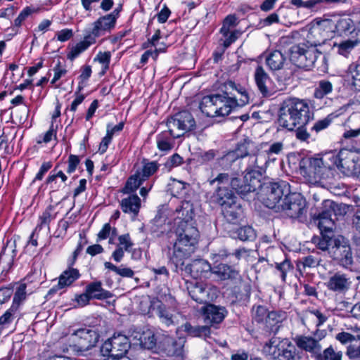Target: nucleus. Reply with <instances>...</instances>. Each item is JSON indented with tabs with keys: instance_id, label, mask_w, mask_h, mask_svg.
Instances as JSON below:
<instances>
[{
	"instance_id": "1",
	"label": "nucleus",
	"mask_w": 360,
	"mask_h": 360,
	"mask_svg": "<svg viewBox=\"0 0 360 360\" xmlns=\"http://www.w3.org/2000/svg\"><path fill=\"white\" fill-rule=\"evenodd\" d=\"M233 184L242 195L243 199L250 201L257 197L266 207L275 212L279 208L290 188L287 182H275L264 178L261 170L256 169L248 172L245 181L234 179Z\"/></svg>"
},
{
	"instance_id": "2",
	"label": "nucleus",
	"mask_w": 360,
	"mask_h": 360,
	"mask_svg": "<svg viewBox=\"0 0 360 360\" xmlns=\"http://www.w3.org/2000/svg\"><path fill=\"white\" fill-rule=\"evenodd\" d=\"M336 208L338 204L330 200H325L321 204L314 205L309 210L310 223L316 226L321 238L318 243L322 250H328L333 259H337L338 238L335 237Z\"/></svg>"
},
{
	"instance_id": "3",
	"label": "nucleus",
	"mask_w": 360,
	"mask_h": 360,
	"mask_svg": "<svg viewBox=\"0 0 360 360\" xmlns=\"http://www.w3.org/2000/svg\"><path fill=\"white\" fill-rule=\"evenodd\" d=\"M300 173L314 181L326 180L332 184L338 168V152L331 150L321 153L319 158L305 157L299 163Z\"/></svg>"
},
{
	"instance_id": "4",
	"label": "nucleus",
	"mask_w": 360,
	"mask_h": 360,
	"mask_svg": "<svg viewBox=\"0 0 360 360\" xmlns=\"http://www.w3.org/2000/svg\"><path fill=\"white\" fill-rule=\"evenodd\" d=\"M199 108L207 117H225L238 108V98L236 94L224 89L222 94L204 96Z\"/></svg>"
},
{
	"instance_id": "5",
	"label": "nucleus",
	"mask_w": 360,
	"mask_h": 360,
	"mask_svg": "<svg viewBox=\"0 0 360 360\" xmlns=\"http://www.w3.org/2000/svg\"><path fill=\"white\" fill-rule=\"evenodd\" d=\"M276 212H283L287 217L303 222L306 220L307 201L300 193H291L289 188Z\"/></svg>"
},
{
	"instance_id": "6",
	"label": "nucleus",
	"mask_w": 360,
	"mask_h": 360,
	"mask_svg": "<svg viewBox=\"0 0 360 360\" xmlns=\"http://www.w3.org/2000/svg\"><path fill=\"white\" fill-rule=\"evenodd\" d=\"M288 53L290 60L299 68L310 70L314 66L321 53L313 47H309L306 44H298L291 46Z\"/></svg>"
},
{
	"instance_id": "7",
	"label": "nucleus",
	"mask_w": 360,
	"mask_h": 360,
	"mask_svg": "<svg viewBox=\"0 0 360 360\" xmlns=\"http://www.w3.org/2000/svg\"><path fill=\"white\" fill-rule=\"evenodd\" d=\"M131 342L127 336L122 333H115L112 337L104 342L101 352L104 356L120 359L125 356L131 347Z\"/></svg>"
},
{
	"instance_id": "8",
	"label": "nucleus",
	"mask_w": 360,
	"mask_h": 360,
	"mask_svg": "<svg viewBox=\"0 0 360 360\" xmlns=\"http://www.w3.org/2000/svg\"><path fill=\"white\" fill-rule=\"evenodd\" d=\"M70 338L75 342L76 350L86 352L96 345L100 335L96 328L89 326L75 330L70 335Z\"/></svg>"
},
{
	"instance_id": "9",
	"label": "nucleus",
	"mask_w": 360,
	"mask_h": 360,
	"mask_svg": "<svg viewBox=\"0 0 360 360\" xmlns=\"http://www.w3.org/2000/svg\"><path fill=\"white\" fill-rule=\"evenodd\" d=\"M269 347L276 360H299L300 356L296 353L294 345L288 339L272 337L269 340Z\"/></svg>"
},
{
	"instance_id": "10",
	"label": "nucleus",
	"mask_w": 360,
	"mask_h": 360,
	"mask_svg": "<svg viewBox=\"0 0 360 360\" xmlns=\"http://www.w3.org/2000/svg\"><path fill=\"white\" fill-rule=\"evenodd\" d=\"M339 170L344 176L360 180V162L356 161L354 152L339 150Z\"/></svg>"
},
{
	"instance_id": "11",
	"label": "nucleus",
	"mask_w": 360,
	"mask_h": 360,
	"mask_svg": "<svg viewBox=\"0 0 360 360\" xmlns=\"http://www.w3.org/2000/svg\"><path fill=\"white\" fill-rule=\"evenodd\" d=\"M176 242L196 248L199 232L194 223L179 221L175 229Z\"/></svg>"
},
{
	"instance_id": "12",
	"label": "nucleus",
	"mask_w": 360,
	"mask_h": 360,
	"mask_svg": "<svg viewBox=\"0 0 360 360\" xmlns=\"http://www.w3.org/2000/svg\"><path fill=\"white\" fill-rule=\"evenodd\" d=\"M196 248L192 245H187L175 242L173 246L172 254L170 255L169 259L171 262L175 266V271H184L186 266V260L188 259L191 255L195 252Z\"/></svg>"
},
{
	"instance_id": "13",
	"label": "nucleus",
	"mask_w": 360,
	"mask_h": 360,
	"mask_svg": "<svg viewBox=\"0 0 360 360\" xmlns=\"http://www.w3.org/2000/svg\"><path fill=\"white\" fill-rule=\"evenodd\" d=\"M277 122L280 127L288 131H292L297 127L292 102L289 97L284 99L280 104Z\"/></svg>"
},
{
	"instance_id": "14",
	"label": "nucleus",
	"mask_w": 360,
	"mask_h": 360,
	"mask_svg": "<svg viewBox=\"0 0 360 360\" xmlns=\"http://www.w3.org/2000/svg\"><path fill=\"white\" fill-rule=\"evenodd\" d=\"M167 127L168 129L176 127L184 132L191 131L195 129L196 124L192 114L188 110H182L167 119Z\"/></svg>"
},
{
	"instance_id": "15",
	"label": "nucleus",
	"mask_w": 360,
	"mask_h": 360,
	"mask_svg": "<svg viewBox=\"0 0 360 360\" xmlns=\"http://www.w3.org/2000/svg\"><path fill=\"white\" fill-rule=\"evenodd\" d=\"M183 345L169 335H159L154 352L167 356H180L183 354Z\"/></svg>"
},
{
	"instance_id": "16",
	"label": "nucleus",
	"mask_w": 360,
	"mask_h": 360,
	"mask_svg": "<svg viewBox=\"0 0 360 360\" xmlns=\"http://www.w3.org/2000/svg\"><path fill=\"white\" fill-rule=\"evenodd\" d=\"M289 98L292 102L297 125L309 124L310 121L314 120V112L310 110L307 101L296 97Z\"/></svg>"
},
{
	"instance_id": "17",
	"label": "nucleus",
	"mask_w": 360,
	"mask_h": 360,
	"mask_svg": "<svg viewBox=\"0 0 360 360\" xmlns=\"http://www.w3.org/2000/svg\"><path fill=\"white\" fill-rule=\"evenodd\" d=\"M212 274L221 281H230L236 283L242 280L240 271L236 264L229 265L223 262L214 264Z\"/></svg>"
},
{
	"instance_id": "18",
	"label": "nucleus",
	"mask_w": 360,
	"mask_h": 360,
	"mask_svg": "<svg viewBox=\"0 0 360 360\" xmlns=\"http://www.w3.org/2000/svg\"><path fill=\"white\" fill-rule=\"evenodd\" d=\"M186 288L191 299L197 303L206 304L212 299L210 294V288L202 282H186Z\"/></svg>"
},
{
	"instance_id": "19",
	"label": "nucleus",
	"mask_w": 360,
	"mask_h": 360,
	"mask_svg": "<svg viewBox=\"0 0 360 360\" xmlns=\"http://www.w3.org/2000/svg\"><path fill=\"white\" fill-rule=\"evenodd\" d=\"M131 335L134 340L133 345L154 352L159 336L156 337L153 331L149 329L143 331H134Z\"/></svg>"
},
{
	"instance_id": "20",
	"label": "nucleus",
	"mask_w": 360,
	"mask_h": 360,
	"mask_svg": "<svg viewBox=\"0 0 360 360\" xmlns=\"http://www.w3.org/2000/svg\"><path fill=\"white\" fill-rule=\"evenodd\" d=\"M344 132L339 143L341 145L340 150L348 152H357L356 138L360 135V127L352 129L346 123L343 124Z\"/></svg>"
},
{
	"instance_id": "21",
	"label": "nucleus",
	"mask_w": 360,
	"mask_h": 360,
	"mask_svg": "<svg viewBox=\"0 0 360 360\" xmlns=\"http://www.w3.org/2000/svg\"><path fill=\"white\" fill-rule=\"evenodd\" d=\"M236 193V191L231 187L218 186L212 195L211 200L213 203L221 208L238 199Z\"/></svg>"
},
{
	"instance_id": "22",
	"label": "nucleus",
	"mask_w": 360,
	"mask_h": 360,
	"mask_svg": "<svg viewBox=\"0 0 360 360\" xmlns=\"http://www.w3.org/2000/svg\"><path fill=\"white\" fill-rule=\"evenodd\" d=\"M253 144L254 143L248 137H245L237 143L235 149L232 151L238 155L240 161L244 158L249 157L250 165L248 167L250 166L253 169H259L257 162V158L255 155L250 154V148Z\"/></svg>"
},
{
	"instance_id": "23",
	"label": "nucleus",
	"mask_w": 360,
	"mask_h": 360,
	"mask_svg": "<svg viewBox=\"0 0 360 360\" xmlns=\"http://www.w3.org/2000/svg\"><path fill=\"white\" fill-rule=\"evenodd\" d=\"M342 216L347 223H351L360 233V208L345 202L339 203V217Z\"/></svg>"
},
{
	"instance_id": "24",
	"label": "nucleus",
	"mask_w": 360,
	"mask_h": 360,
	"mask_svg": "<svg viewBox=\"0 0 360 360\" xmlns=\"http://www.w3.org/2000/svg\"><path fill=\"white\" fill-rule=\"evenodd\" d=\"M227 314L228 311L224 307L213 304H207L203 309L205 321L212 326L222 322Z\"/></svg>"
},
{
	"instance_id": "25",
	"label": "nucleus",
	"mask_w": 360,
	"mask_h": 360,
	"mask_svg": "<svg viewBox=\"0 0 360 360\" xmlns=\"http://www.w3.org/2000/svg\"><path fill=\"white\" fill-rule=\"evenodd\" d=\"M184 271L195 278H207L209 273H212V267L204 259H195L186 264Z\"/></svg>"
},
{
	"instance_id": "26",
	"label": "nucleus",
	"mask_w": 360,
	"mask_h": 360,
	"mask_svg": "<svg viewBox=\"0 0 360 360\" xmlns=\"http://www.w3.org/2000/svg\"><path fill=\"white\" fill-rule=\"evenodd\" d=\"M220 209L222 216L230 224H237L243 215V209L238 199Z\"/></svg>"
},
{
	"instance_id": "27",
	"label": "nucleus",
	"mask_w": 360,
	"mask_h": 360,
	"mask_svg": "<svg viewBox=\"0 0 360 360\" xmlns=\"http://www.w3.org/2000/svg\"><path fill=\"white\" fill-rule=\"evenodd\" d=\"M254 78L258 90L264 97L271 96L269 86L271 84V79L265 72L263 67L258 65L255 71Z\"/></svg>"
},
{
	"instance_id": "28",
	"label": "nucleus",
	"mask_w": 360,
	"mask_h": 360,
	"mask_svg": "<svg viewBox=\"0 0 360 360\" xmlns=\"http://www.w3.org/2000/svg\"><path fill=\"white\" fill-rule=\"evenodd\" d=\"M339 265L350 268L353 264V257L349 241L345 237L339 235Z\"/></svg>"
},
{
	"instance_id": "29",
	"label": "nucleus",
	"mask_w": 360,
	"mask_h": 360,
	"mask_svg": "<svg viewBox=\"0 0 360 360\" xmlns=\"http://www.w3.org/2000/svg\"><path fill=\"white\" fill-rule=\"evenodd\" d=\"M181 136V134H175L173 129H168L157 135V147L161 151H170L174 147V139Z\"/></svg>"
},
{
	"instance_id": "30",
	"label": "nucleus",
	"mask_w": 360,
	"mask_h": 360,
	"mask_svg": "<svg viewBox=\"0 0 360 360\" xmlns=\"http://www.w3.org/2000/svg\"><path fill=\"white\" fill-rule=\"evenodd\" d=\"M85 290L91 300H103L113 296L111 292L103 288L100 281L89 283L85 287Z\"/></svg>"
},
{
	"instance_id": "31",
	"label": "nucleus",
	"mask_w": 360,
	"mask_h": 360,
	"mask_svg": "<svg viewBox=\"0 0 360 360\" xmlns=\"http://www.w3.org/2000/svg\"><path fill=\"white\" fill-rule=\"evenodd\" d=\"M115 25L116 21L110 15L101 16L93 23L94 33L95 34L99 33L100 35H102L105 32H110Z\"/></svg>"
},
{
	"instance_id": "32",
	"label": "nucleus",
	"mask_w": 360,
	"mask_h": 360,
	"mask_svg": "<svg viewBox=\"0 0 360 360\" xmlns=\"http://www.w3.org/2000/svg\"><path fill=\"white\" fill-rule=\"evenodd\" d=\"M297 346L307 352L317 355L319 352L321 350V347L319 343V340L309 336H298L295 338Z\"/></svg>"
},
{
	"instance_id": "33",
	"label": "nucleus",
	"mask_w": 360,
	"mask_h": 360,
	"mask_svg": "<svg viewBox=\"0 0 360 360\" xmlns=\"http://www.w3.org/2000/svg\"><path fill=\"white\" fill-rule=\"evenodd\" d=\"M252 167H247L244 171L242 172V174H243V177L240 178L239 176H234L233 175H230L228 173H219L216 178H214L213 180H212L210 181V184H213L214 182H217L218 184H229V185L231 187L232 189H234V191H236V193L240 196V198H242V195L239 193V191H238L237 188H236V186H233V181L234 179H238V180H240V181H245V177L248 176V172H250V171H252Z\"/></svg>"
},
{
	"instance_id": "34",
	"label": "nucleus",
	"mask_w": 360,
	"mask_h": 360,
	"mask_svg": "<svg viewBox=\"0 0 360 360\" xmlns=\"http://www.w3.org/2000/svg\"><path fill=\"white\" fill-rule=\"evenodd\" d=\"M224 89L236 94L238 108L242 107L248 103L249 96L247 91L240 84H237L234 82L229 80L224 84Z\"/></svg>"
},
{
	"instance_id": "35",
	"label": "nucleus",
	"mask_w": 360,
	"mask_h": 360,
	"mask_svg": "<svg viewBox=\"0 0 360 360\" xmlns=\"http://www.w3.org/2000/svg\"><path fill=\"white\" fill-rule=\"evenodd\" d=\"M120 206L124 213H132L136 216L141 207V199L136 194L131 195L121 200Z\"/></svg>"
},
{
	"instance_id": "36",
	"label": "nucleus",
	"mask_w": 360,
	"mask_h": 360,
	"mask_svg": "<svg viewBox=\"0 0 360 360\" xmlns=\"http://www.w3.org/2000/svg\"><path fill=\"white\" fill-rule=\"evenodd\" d=\"M268 318V326L265 333L275 335L278 331L282 321L285 319V313L282 311H271Z\"/></svg>"
},
{
	"instance_id": "37",
	"label": "nucleus",
	"mask_w": 360,
	"mask_h": 360,
	"mask_svg": "<svg viewBox=\"0 0 360 360\" xmlns=\"http://www.w3.org/2000/svg\"><path fill=\"white\" fill-rule=\"evenodd\" d=\"M230 236L243 242L254 241L257 238L255 229L250 226H244L232 231Z\"/></svg>"
},
{
	"instance_id": "38",
	"label": "nucleus",
	"mask_w": 360,
	"mask_h": 360,
	"mask_svg": "<svg viewBox=\"0 0 360 360\" xmlns=\"http://www.w3.org/2000/svg\"><path fill=\"white\" fill-rule=\"evenodd\" d=\"M80 276L77 269L68 268L58 278V288H64L70 286L75 281L79 278Z\"/></svg>"
},
{
	"instance_id": "39",
	"label": "nucleus",
	"mask_w": 360,
	"mask_h": 360,
	"mask_svg": "<svg viewBox=\"0 0 360 360\" xmlns=\"http://www.w3.org/2000/svg\"><path fill=\"white\" fill-rule=\"evenodd\" d=\"M184 330L191 337L202 338L205 340L210 337L211 329L207 326H193L190 323H186L184 326Z\"/></svg>"
},
{
	"instance_id": "40",
	"label": "nucleus",
	"mask_w": 360,
	"mask_h": 360,
	"mask_svg": "<svg viewBox=\"0 0 360 360\" xmlns=\"http://www.w3.org/2000/svg\"><path fill=\"white\" fill-rule=\"evenodd\" d=\"M140 176V169H137L135 174L131 175L127 180L122 192L124 194H130L135 192L144 182Z\"/></svg>"
},
{
	"instance_id": "41",
	"label": "nucleus",
	"mask_w": 360,
	"mask_h": 360,
	"mask_svg": "<svg viewBox=\"0 0 360 360\" xmlns=\"http://www.w3.org/2000/svg\"><path fill=\"white\" fill-rule=\"evenodd\" d=\"M179 213V221H186L188 223H194V208L192 203L189 201H183L179 207L176 209Z\"/></svg>"
},
{
	"instance_id": "42",
	"label": "nucleus",
	"mask_w": 360,
	"mask_h": 360,
	"mask_svg": "<svg viewBox=\"0 0 360 360\" xmlns=\"http://www.w3.org/2000/svg\"><path fill=\"white\" fill-rule=\"evenodd\" d=\"M285 58L281 51L275 50L266 58V63L271 70H278L283 66Z\"/></svg>"
},
{
	"instance_id": "43",
	"label": "nucleus",
	"mask_w": 360,
	"mask_h": 360,
	"mask_svg": "<svg viewBox=\"0 0 360 360\" xmlns=\"http://www.w3.org/2000/svg\"><path fill=\"white\" fill-rule=\"evenodd\" d=\"M142 168L140 170V176L142 179L146 181L159 169L160 165L157 161H150L143 158L141 161Z\"/></svg>"
},
{
	"instance_id": "44",
	"label": "nucleus",
	"mask_w": 360,
	"mask_h": 360,
	"mask_svg": "<svg viewBox=\"0 0 360 360\" xmlns=\"http://www.w3.org/2000/svg\"><path fill=\"white\" fill-rule=\"evenodd\" d=\"M343 85L351 89L360 91V64L354 70V74L347 73L344 78Z\"/></svg>"
},
{
	"instance_id": "45",
	"label": "nucleus",
	"mask_w": 360,
	"mask_h": 360,
	"mask_svg": "<svg viewBox=\"0 0 360 360\" xmlns=\"http://www.w3.org/2000/svg\"><path fill=\"white\" fill-rule=\"evenodd\" d=\"M339 35L352 34L356 28L353 20L349 15L339 14Z\"/></svg>"
},
{
	"instance_id": "46",
	"label": "nucleus",
	"mask_w": 360,
	"mask_h": 360,
	"mask_svg": "<svg viewBox=\"0 0 360 360\" xmlns=\"http://www.w3.org/2000/svg\"><path fill=\"white\" fill-rule=\"evenodd\" d=\"M152 307L153 309L156 308V314L163 323L167 326L173 323L172 316L167 310L165 305L162 302L158 300L153 302Z\"/></svg>"
},
{
	"instance_id": "47",
	"label": "nucleus",
	"mask_w": 360,
	"mask_h": 360,
	"mask_svg": "<svg viewBox=\"0 0 360 360\" xmlns=\"http://www.w3.org/2000/svg\"><path fill=\"white\" fill-rule=\"evenodd\" d=\"M240 160L238 158V155L232 150L227 152L222 157L217 159V163L224 170L232 169L236 163H240Z\"/></svg>"
},
{
	"instance_id": "48",
	"label": "nucleus",
	"mask_w": 360,
	"mask_h": 360,
	"mask_svg": "<svg viewBox=\"0 0 360 360\" xmlns=\"http://www.w3.org/2000/svg\"><path fill=\"white\" fill-rule=\"evenodd\" d=\"M270 311L268 308L264 305L261 304H254L252 307V319L253 323H263L264 319L268 318L269 314H270Z\"/></svg>"
},
{
	"instance_id": "49",
	"label": "nucleus",
	"mask_w": 360,
	"mask_h": 360,
	"mask_svg": "<svg viewBox=\"0 0 360 360\" xmlns=\"http://www.w3.org/2000/svg\"><path fill=\"white\" fill-rule=\"evenodd\" d=\"M333 90L331 82L328 80H321L318 86L315 89L314 96L318 99H322L325 96L330 93Z\"/></svg>"
},
{
	"instance_id": "50",
	"label": "nucleus",
	"mask_w": 360,
	"mask_h": 360,
	"mask_svg": "<svg viewBox=\"0 0 360 360\" xmlns=\"http://www.w3.org/2000/svg\"><path fill=\"white\" fill-rule=\"evenodd\" d=\"M104 266L105 269L115 272L117 275L122 277L132 278L134 275V271L128 267L122 268L123 265L117 266L110 262H105L104 263Z\"/></svg>"
},
{
	"instance_id": "51",
	"label": "nucleus",
	"mask_w": 360,
	"mask_h": 360,
	"mask_svg": "<svg viewBox=\"0 0 360 360\" xmlns=\"http://www.w3.org/2000/svg\"><path fill=\"white\" fill-rule=\"evenodd\" d=\"M360 43L356 39H349L339 43V55L347 57L354 48Z\"/></svg>"
},
{
	"instance_id": "52",
	"label": "nucleus",
	"mask_w": 360,
	"mask_h": 360,
	"mask_svg": "<svg viewBox=\"0 0 360 360\" xmlns=\"http://www.w3.org/2000/svg\"><path fill=\"white\" fill-rule=\"evenodd\" d=\"M38 11V8H36L32 6L25 7L19 13L18 16L15 19L14 27H20L24 20H25L32 13H37Z\"/></svg>"
},
{
	"instance_id": "53",
	"label": "nucleus",
	"mask_w": 360,
	"mask_h": 360,
	"mask_svg": "<svg viewBox=\"0 0 360 360\" xmlns=\"http://www.w3.org/2000/svg\"><path fill=\"white\" fill-rule=\"evenodd\" d=\"M26 298V285L20 284L17 288L13 299L12 307L18 309L21 302Z\"/></svg>"
},
{
	"instance_id": "54",
	"label": "nucleus",
	"mask_w": 360,
	"mask_h": 360,
	"mask_svg": "<svg viewBox=\"0 0 360 360\" xmlns=\"http://www.w3.org/2000/svg\"><path fill=\"white\" fill-rule=\"evenodd\" d=\"M309 124H298L293 130L295 133V137L301 141H307L311 136V131H309L307 126Z\"/></svg>"
},
{
	"instance_id": "55",
	"label": "nucleus",
	"mask_w": 360,
	"mask_h": 360,
	"mask_svg": "<svg viewBox=\"0 0 360 360\" xmlns=\"http://www.w3.org/2000/svg\"><path fill=\"white\" fill-rule=\"evenodd\" d=\"M332 114L328 115L326 118L316 122L310 128L311 132L315 131L316 134L320 131L326 129L332 122Z\"/></svg>"
},
{
	"instance_id": "56",
	"label": "nucleus",
	"mask_w": 360,
	"mask_h": 360,
	"mask_svg": "<svg viewBox=\"0 0 360 360\" xmlns=\"http://www.w3.org/2000/svg\"><path fill=\"white\" fill-rule=\"evenodd\" d=\"M292 268L290 261L287 258L282 262L276 263V269L281 272L283 281H285L287 272Z\"/></svg>"
},
{
	"instance_id": "57",
	"label": "nucleus",
	"mask_w": 360,
	"mask_h": 360,
	"mask_svg": "<svg viewBox=\"0 0 360 360\" xmlns=\"http://www.w3.org/2000/svg\"><path fill=\"white\" fill-rule=\"evenodd\" d=\"M317 360H338V354L335 352L333 348L330 346L326 349L323 353L321 350L316 356Z\"/></svg>"
},
{
	"instance_id": "58",
	"label": "nucleus",
	"mask_w": 360,
	"mask_h": 360,
	"mask_svg": "<svg viewBox=\"0 0 360 360\" xmlns=\"http://www.w3.org/2000/svg\"><path fill=\"white\" fill-rule=\"evenodd\" d=\"M88 48L82 41L78 42L72 46L70 51L68 53V58L70 60H75L81 53L86 51Z\"/></svg>"
},
{
	"instance_id": "59",
	"label": "nucleus",
	"mask_w": 360,
	"mask_h": 360,
	"mask_svg": "<svg viewBox=\"0 0 360 360\" xmlns=\"http://www.w3.org/2000/svg\"><path fill=\"white\" fill-rule=\"evenodd\" d=\"M237 17L235 14L228 15L223 21L222 27L220 29V32H224L227 34V30H230L231 27L237 25Z\"/></svg>"
},
{
	"instance_id": "60",
	"label": "nucleus",
	"mask_w": 360,
	"mask_h": 360,
	"mask_svg": "<svg viewBox=\"0 0 360 360\" xmlns=\"http://www.w3.org/2000/svg\"><path fill=\"white\" fill-rule=\"evenodd\" d=\"M319 24L326 30L327 32H330L335 34L336 30H338V20L331 18H324Z\"/></svg>"
},
{
	"instance_id": "61",
	"label": "nucleus",
	"mask_w": 360,
	"mask_h": 360,
	"mask_svg": "<svg viewBox=\"0 0 360 360\" xmlns=\"http://www.w3.org/2000/svg\"><path fill=\"white\" fill-rule=\"evenodd\" d=\"M220 33L225 38L223 46L225 48H228L231 46L232 43H233L238 39V34H239L238 31L234 30L233 32H230V30H227V34L224 32H220Z\"/></svg>"
},
{
	"instance_id": "62",
	"label": "nucleus",
	"mask_w": 360,
	"mask_h": 360,
	"mask_svg": "<svg viewBox=\"0 0 360 360\" xmlns=\"http://www.w3.org/2000/svg\"><path fill=\"white\" fill-rule=\"evenodd\" d=\"M183 162V158L178 153H174L170 156L165 163V166L168 169L179 166Z\"/></svg>"
},
{
	"instance_id": "63",
	"label": "nucleus",
	"mask_w": 360,
	"mask_h": 360,
	"mask_svg": "<svg viewBox=\"0 0 360 360\" xmlns=\"http://www.w3.org/2000/svg\"><path fill=\"white\" fill-rule=\"evenodd\" d=\"M150 270L153 272L155 279H158V277L160 276V278H162L163 281H167L168 280L169 273L165 266L151 267Z\"/></svg>"
},
{
	"instance_id": "64",
	"label": "nucleus",
	"mask_w": 360,
	"mask_h": 360,
	"mask_svg": "<svg viewBox=\"0 0 360 360\" xmlns=\"http://www.w3.org/2000/svg\"><path fill=\"white\" fill-rule=\"evenodd\" d=\"M72 300L77 302L78 307H83L89 304L91 300L85 290L82 294H76Z\"/></svg>"
}]
</instances>
